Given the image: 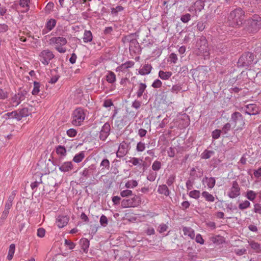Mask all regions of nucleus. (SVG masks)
Returning <instances> with one entry per match:
<instances>
[{
	"mask_svg": "<svg viewBox=\"0 0 261 261\" xmlns=\"http://www.w3.org/2000/svg\"><path fill=\"white\" fill-rule=\"evenodd\" d=\"M246 18L245 11L241 8L231 11L228 16L229 25L232 27H240Z\"/></svg>",
	"mask_w": 261,
	"mask_h": 261,
	"instance_id": "1",
	"label": "nucleus"
},
{
	"mask_svg": "<svg viewBox=\"0 0 261 261\" xmlns=\"http://www.w3.org/2000/svg\"><path fill=\"white\" fill-rule=\"evenodd\" d=\"M261 29V17L254 15L245 21L244 30L249 33L254 34Z\"/></svg>",
	"mask_w": 261,
	"mask_h": 261,
	"instance_id": "2",
	"label": "nucleus"
},
{
	"mask_svg": "<svg viewBox=\"0 0 261 261\" xmlns=\"http://www.w3.org/2000/svg\"><path fill=\"white\" fill-rule=\"evenodd\" d=\"M254 60L253 53L249 51L244 53L238 61L237 66L247 69L253 63Z\"/></svg>",
	"mask_w": 261,
	"mask_h": 261,
	"instance_id": "3",
	"label": "nucleus"
},
{
	"mask_svg": "<svg viewBox=\"0 0 261 261\" xmlns=\"http://www.w3.org/2000/svg\"><path fill=\"white\" fill-rule=\"evenodd\" d=\"M72 124L75 126H80L85 118V114L84 110L81 108L76 109L72 115Z\"/></svg>",
	"mask_w": 261,
	"mask_h": 261,
	"instance_id": "4",
	"label": "nucleus"
},
{
	"mask_svg": "<svg viewBox=\"0 0 261 261\" xmlns=\"http://www.w3.org/2000/svg\"><path fill=\"white\" fill-rule=\"evenodd\" d=\"M53 52L49 49L43 50L40 54V61L45 65L49 64V61L54 58Z\"/></svg>",
	"mask_w": 261,
	"mask_h": 261,
	"instance_id": "5",
	"label": "nucleus"
},
{
	"mask_svg": "<svg viewBox=\"0 0 261 261\" xmlns=\"http://www.w3.org/2000/svg\"><path fill=\"white\" fill-rule=\"evenodd\" d=\"M242 110L246 114L250 115H255L259 113V108L255 104H250L242 108Z\"/></svg>",
	"mask_w": 261,
	"mask_h": 261,
	"instance_id": "6",
	"label": "nucleus"
},
{
	"mask_svg": "<svg viewBox=\"0 0 261 261\" xmlns=\"http://www.w3.org/2000/svg\"><path fill=\"white\" fill-rule=\"evenodd\" d=\"M240 195V188L237 181H233L228 196L230 198H235Z\"/></svg>",
	"mask_w": 261,
	"mask_h": 261,
	"instance_id": "7",
	"label": "nucleus"
},
{
	"mask_svg": "<svg viewBox=\"0 0 261 261\" xmlns=\"http://www.w3.org/2000/svg\"><path fill=\"white\" fill-rule=\"evenodd\" d=\"M196 45L200 53H205L207 51V42L205 37L201 36L197 41Z\"/></svg>",
	"mask_w": 261,
	"mask_h": 261,
	"instance_id": "8",
	"label": "nucleus"
},
{
	"mask_svg": "<svg viewBox=\"0 0 261 261\" xmlns=\"http://www.w3.org/2000/svg\"><path fill=\"white\" fill-rule=\"evenodd\" d=\"M128 145L125 141L121 143L119 146L118 149L116 153L117 158H121L125 156L128 152Z\"/></svg>",
	"mask_w": 261,
	"mask_h": 261,
	"instance_id": "9",
	"label": "nucleus"
},
{
	"mask_svg": "<svg viewBox=\"0 0 261 261\" xmlns=\"http://www.w3.org/2000/svg\"><path fill=\"white\" fill-rule=\"evenodd\" d=\"M110 124L108 122L105 123L100 132V139L102 141L106 140L110 134Z\"/></svg>",
	"mask_w": 261,
	"mask_h": 261,
	"instance_id": "10",
	"label": "nucleus"
},
{
	"mask_svg": "<svg viewBox=\"0 0 261 261\" xmlns=\"http://www.w3.org/2000/svg\"><path fill=\"white\" fill-rule=\"evenodd\" d=\"M122 42L123 44H126L127 43H129L130 45L129 48L132 45H137L138 47H140L139 44L136 38H133V34H129L127 35L124 36L121 39Z\"/></svg>",
	"mask_w": 261,
	"mask_h": 261,
	"instance_id": "11",
	"label": "nucleus"
},
{
	"mask_svg": "<svg viewBox=\"0 0 261 261\" xmlns=\"http://www.w3.org/2000/svg\"><path fill=\"white\" fill-rule=\"evenodd\" d=\"M230 122L232 124H234V126L237 125L238 122H241L242 125L245 124L242 115L238 112H235L231 114Z\"/></svg>",
	"mask_w": 261,
	"mask_h": 261,
	"instance_id": "12",
	"label": "nucleus"
},
{
	"mask_svg": "<svg viewBox=\"0 0 261 261\" xmlns=\"http://www.w3.org/2000/svg\"><path fill=\"white\" fill-rule=\"evenodd\" d=\"M49 41L50 43L55 44L56 46H64L67 42L66 39L63 37H52Z\"/></svg>",
	"mask_w": 261,
	"mask_h": 261,
	"instance_id": "13",
	"label": "nucleus"
},
{
	"mask_svg": "<svg viewBox=\"0 0 261 261\" xmlns=\"http://www.w3.org/2000/svg\"><path fill=\"white\" fill-rule=\"evenodd\" d=\"M69 221V217L67 216H59L57 219V225L59 228L66 226Z\"/></svg>",
	"mask_w": 261,
	"mask_h": 261,
	"instance_id": "14",
	"label": "nucleus"
},
{
	"mask_svg": "<svg viewBox=\"0 0 261 261\" xmlns=\"http://www.w3.org/2000/svg\"><path fill=\"white\" fill-rule=\"evenodd\" d=\"M73 168L71 162H66L59 167V170L62 172H66L71 171Z\"/></svg>",
	"mask_w": 261,
	"mask_h": 261,
	"instance_id": "15",
	"label": "nucleus"
},
{
	"mask_svg": "<svg viewBox=\"0 0 261 261\" xmlns=\"http://www.w3.org/2000/svg\"><path fill=\"white\" fill-rule=\"evenodd\" d=\"M202 182H205L208 188L212 189L215 185L216 180L214 177L205 176L202 179Z\"/></svg>",
	"mask_w": 261,
	"mask_h": 261,
	"instance_id": "16",
	"label": "nucleus"
},
{
	"mask_svg": "<svg viewBox=\"0 0 261 261\" xmlns=\"http://www.w3.org/2000/svg\"><path fill=\"white\" fill-rule=\"evenodd\" d=\"M152 69V66L150 64H147L143 66V67L139 70V73L141 75H146L150 73Z\"/></svg>",
	"mask_w": 261,
	"mask_h": 261,
	"instance_id": "17",
	"label": "nucleus"
},
{
	"mask_svg": "<svg viewBox=\"0 0 261 261\" xmlns=\"http://www.w3.org/2000/svg\"><path fill=\"white\" fill-rule=\"evenodd\" d=\"M30 112L27 108H23L20 109L19 113H17V120H21L23 117H26L29 116Z\"/></svg>",
	"mask_w": 261,
	"mask_h": 261,
	"instance_id": "18",
	"label": "nucleus"
},
{
	"mask_svg": "<svg viewBox=\"0 0 261 261\" xmlns=\"http://www.w3.org/2000/svg\"><path fill=\"white\" fill-rule=\"evenodd\" d=\"M28 92L27 91L20 89L19 92L17 93V99L19 101H17V106L22 101H24L27 98Z\"/></svg>",
	"mask_w": 261,
	"mask_h": 261,
	"instance_id": "19",
	"label": "nucleus"
},
{
	"mask_svg": "<svg viewBox=\"0 0 261 261\" xmlns=\"http://www.w3.org/2000/svg\"><path fill=\"white\" fill-rule=\"evenodd\" d=\"M193 7L195 9L196 11L200 12L202 10L204 7V2L202 0L197 1L194 4Z\"/></svg>",
	"mask_w": 261,
	"mask_h": 261,
	"instance_id": "20",
	"label": "nucleus"
},
{
	"mask_svg": "<svg viewBox=\"0 0 261 261\" xmlns=\"http://www.w3.org/2000/svg\"><path fill=\"white\" fill-rule=\"evenodd\" d=\"M172 75V73L170 71H164L160 70L159 72V76L162 80H168Z\"/></svg>",
	"mask_w": 261,
	"mask_h": 261,
	"instance_id": "21",
	"label": "nucleus"
},
{
	"mask_svg": "<svg viewBox=\"0 0 261 261\" xmlns=\"http://www.w3.org/2000/svg\"><path fill=\"white\" fill-rule=\"evenodd\" d=\"M94 169L95 166L94 165H92L90 166L88 168H85L82 172V175L84 177L88 178L90 176V175Z\"/></svg>",
	"mask_w": 261,
	"mask_h": 261,
	"instance_id": "22",
	"label": "nucleus"
},
{
	"mask_svg": "<svg viewBox=\"0 0 261 261\" xmlns=\"http://www.w3.org/2000/svg\"><path fill=\"white\" fill-rule=\"evenodd\" d=\"M158 191L159 193L164 194L165 196H168L170 194L169 190L166 185L159 186Z\"/></svg>",
	"mask_w": 261,
	"mask_h": 261,
	"instance_id": "23",
	"label": "nucleus"
},
{
	"mask_svg": "<svg viewBox=\"0 0 261 261\" xmlns=\"http://www.w3.org/2000/svg\"><path fill=\"white\" fill-rule=\"evenodd\" d=\"M56 20L51 18L47 21L45 24V28L48 31H50L56 26Z\"/></svg>",
	"mask_w": 261,
	"mask_h": 261,
	"instance_id": "24",
	"label": "nucleus"
},
{
	"mask_svg": "<svg viewBox=\"0 0 261 261\" xmlns=\"http://www.w3.org/2000/svg\"><path fill=\"white\" fill-rule=\"evenodd\" d=\"M121 206L124 208L135 207V204H133L130 198L124 199L121 201Z\"/></svg>",
	"mask_w": 261,
	"mask_h": 261,
	"instance_id": "25",
	"label": "nucleus"
},
{
	"mask_svg": "<svg viewBox=\"0 0 261 261\" xmlns=\"http://www.w3.org/2000/svg\"><path fill=\"white\" fill-rule=\"evenodd\" d=\"M93 36L90 31L85 30L84 34L83 40L84 42H89L92 40Z\"/></svg>",
	"mask_w": 261,
	"mask_h": 261,
	"instance_id": "26",
	"label": "nucleus"
},
{
	"mask_svg": "<svg viewBox=\"0 0 261 261\" xmlns=\"http://www.w3.org/2000/svg\"><path fill=\"white\" fill-rule=\"evenodd\" d=\"M257 193L252 190H248L245 194V197L249 200L253 201L256 197Z\"/></svg>",
	"mask_w": 261,
	"mask_h": 261,
	"instance_id": "27",
	"label": "nucleus"
},
{
	"mask_svg": "<svg viewBox=\"0 0 261 261\" xmlns=\"http://www.w3.org/2000/svg\"><path fill=\"white\" fill-rule=\"evenodd\" d=\"M182 231L184 232V235L188 236L192 239L194 237V231L191 228L184 227L182 228Z\"/></svg>",
	"mask_w": 261,
	"mask_h": 261,
	"instance_id": "28",
	"label": "nucleus"
},
{
	"mask_svg": "<svg viewBox=\"0 0 261 261\" xmlns=\"http://www.w3.org/2000/svg\"><path fill=\"white\" fill-rule=\"evenodd\" d=\"M146 85L144 83H140L139 85V88L137 92V95L138 97H141L143 95V93L146 90Z\"/></svg>",
	"mask_w": 261,
	"mask_h": 261,
	"instance_id": "29",
	"label": "nucleus"
},
{
	"mask_svg": "<svg viewBox=\"0 0 261 261\" xmlns=\"http://www.w3.org/2000/svg\"><path fill=\"white\" fill-rule=\"evenodd\" d=\"M85 156V152L81 151L80 153L75 154L73 159V161L75 163H79L84 159Z\"/></svg>",
	"mask_w": 261,
	"mask_h": 261,
	"instance_id": "30",
	"label": "nucleus"
},
{
	"mask_svg": "<svg viewBox=\"0 0 261 261\" xmlns=\"http://www.w3.org/2000/svg\"><path fill=\"white\" fill-rule=\"evenodd\" d=\"M56 153L62 156H65L66 155L67 151L64 146L59 145L56 147Z\"/></svg>",
	"mask_w": 261,
	"mask_h": 261,
	"instance_id": "31",
	"label": "nucleus"
},
{
	"mask_svg": "<svg viewBox=\"0 0 261 261\" xmlns=\"http://www.w3.org/2000/svg\"><path fill=\"white\" fill-rule=\"evenodd\" d=\"M202 196L208 202H214L215 201V197L213 195L206 191H203L202 193Z\"/></svg>",
	"mask_w": 261,
	"mask_h": 261,
	"instance_id": "32",
	"label": "nucleus"
},
{
	"mask_svg": "<svg viewBox=\"0 0 261 261\" xmlns=\"http://www.w3.org/2000/svg\"><path fill=\"white\" fill-rule=\"evenodd\" d=\"M106 79L109 83L113 84L116 81V75L113 72L109 71L106 76Z\"/></svg>",
	"mask_w": 261,
	"mask_h": 261,
	"instance_id": "33",
	"label": "nucleus"
},
{
	"mask_svg": "<svg viewBox=\"0 0 261 261\" xmlns=\"http://www.w3.org/2000/svg\"><path fill=\"white\" fill-rule=\"evenodd\" d=\"M15 245L14 244H12L9 247L8 254L7 256V258L9 260H11L13 257V255L15 253Z\"/></svg>",
	"mask_w": 261,
	"mask_h": 261,
	"instance_id": "34",
	"label": "nucleus"
},
{
	"mask_svg": "<svg viewBox=\"0 0 261 261\" xmlns=\"http://www.w3.org/2000/svg\"><path fill=\"white\" fill-rule=\"evenodd\" d=\"M30 0H20L19 5L25 9L23 12H27L29 9V3Z\"/></svg>",
	"mask_w": 261,
	"mask_h": 261,
	"instance_id": "35",
	"label": "nucleus"
},
{
	"mask_svg": "<svg viewBox=\"0 0 261 261\" xmlns=\"http://www.w3.org/2000/svg\"><path fill=\"white\" fill-rule=\"evenodd\" d=\"M214 154V151L213 150H205L201 154V158L204 159H208Z\"/></svg>",
	"mask_w": 261,
	"mask_h": 261,
	"instance_id": "36",
	"label": "nucleus"
},
{
	"mask_svg": "<svg viewBox=\"0 0 261 261\" xmlns=\"http://www.w3.org/2000/svg\"><path fill=\"white\" fill-rule=\"evenodd\" d=\"M40 84L37 82H34V88L32 91V93L34 95H37L40 91Z\"/></svg>",
	"mask_w": 261,
	"mask_h": 261,
	"instance_id": "37",
	"label": "nucleus"
},
{
	"mask_svg": "<svg viewBox=\"0 0 261 261\" xmlns=\"http://www.w3.org/2000/svg\"><path fill=\"white\" fill-rule=\"evenodd\" d=\"M249 243L250 246L252 249L255 250L256 251L260 250V245L258 243L255 242L254 241H251L249 242Z\"/></svg>",
	"mask_w": 261,
	"mask_h": 261,
	"instance_id": "38",
	"label": "nucleus"
},
{
	"mask_svg": "<svg viewBox=\"0 0 261 261\" xmlns=\"http://www.w3.org/2000/svg\"><path fill=\"white\" fill-rule=\"evenodd\" d=\"M81 243L82 249L84 251H86L89 247V241L87 239H85L81 240Z\"/></svg>",
	"mask_w": 261,
	"mask_h": 261,
	"instance_id": "39",
	"label": "nucleus"
},
{
	"mask_svg": "<svg viewBox=\"0 0 261 261\" xmlns=\"http://www.w3.org/2000/svg\"><path fill=\"white\" fill-rule=\"evenodd\" d=\"M162 166V164L161 162L159 161H155L152 165V169L154 171H159Z\"/></svg>",
	"mask_w": 261,
	"mask_h": 261,
	"instance_id": "40",
	"label": "nucleus"
},
{
	"mask_svg": "<svg viewBox=\"0 0 261 261\" xmlns=\"http://www.w3.org/2000/svg\"><path fill=\"white\" fill-rule=\"evenodd\" d=\"M200 192L198 190H193L191 191L189 193V196L190 197L195 198V199H198L200 197Z\"/></svg>",
	"mask_w": 261,
	"mask_h": 261,
	"instance_id": "41",
	"label": "nucleus"
},
{
	"mask_svg": "<svg viewBox=\"0 0 261 261\" xmlns=\"http://www.w3.org/2000/svg\"><path fill=\"white\" fill-rule=\"evenodd\" d=\"M138 185V182L136 180H129L125 184V187L127 188H133Z\"/></svg>",
	"mask_w": 261,
	"mask_h": 261,
	"instance_id": "42",
	"label": "nucleus"
},
{
	"mask_svg": "<svg viewBox=\"0 0 261 261\" xmlns=\"http://www.w3.org/2000/svg\"><path fill=\"white\" fill-rule=\"evenodd\" d=\"M100 167H102V169H103L105 168L109 169L110 168V162L107 159H103L100 163Z\"/></svg>",
	"mask_w": 261,
	"mask_h": 261,
	"instance_id": "43",
	"label": "nucleus"
},
{
	"mask_svg": "<svg viewBox=\"0 0 261 261\" xmlns=\"http://www.w3.org/2000/svg\"><path fill=\"white\" fill-rule=\"evenodd\" d=\"M145 143L140 141L137 143L136 150L138 152H142L145 149Z\"/></svg>",
	"mask_w": 261,
	"mask_h": 261,
	"instance_id": "44",
	"label": "nucleus"
},
{
	"mask_svg": "<svg viewBox=\"0 0 261 261\" xmlns=\"http://www.w3.org/2000/svg\"><path fill=\"white\" fill-rule=\"evenodd\" d=\"M250 205V203L249 201L247 200H245L242 203H241L239 205V208L241 210H245L248 207H249Z\"/></svg>",
	"mask_w": 261,
	"mask_h": 261,
	"instance_id": "45",
	"label": "nucleus"
},
{
	"mask_svg": "<svg viewBox=\"0 0 261 261\" xmlns=\"http://www.w3.org/2000/svg\"><path fill=\"white\" fill-rule=\"evenodd\" d=\"M222 133V130L220 129H216L213 131L212 133V136L213 139H218L221 135V133Z\"/></svg>",
	"mask_w": 261,
	"mask_h": 261,
	"instance_id": "46",
	"label": "nucleus"
},
{
	"mask_svg": "<svg viewBox=\"0 0 261 261\" xmlns=\"http://www.w3.org/2000/svg\"><path fill=\"white\" fill-rule=\"evenodd\" d=\"M133 197L130 199H131L133 204H135V206H136L140 203L141 199L140 198L136 195L133 194Z\"/></svg>",
	"mask_w": 261,
	"mask_h": 261,
	"instance_id": "47",
	"label": "nucleus"
},
{
	"mask_svg": "<svg viewBox=\"0 0 261 261\" xmlns=\"http://www.w3.org/2000/svg\"><path fill=\"white\" fill-rule=\"evenodd\" d=\"M120 195L123 197H129L130 196H133V193L130 190H125L121 192Z\"/></svg>",
	"mask_w": 261,
	"mask_h": 261,
	"instance_id": "48",
	"label": "nucleus"
},
{
	"mask_svg": "<svg viewBox=\"0 0 261 261\" xmlns=\"http://www.w3.org/2000/svg\"><path fill=\"white\" fill-rule=\"evenodd\" d=\"M111 10L113 14L117 15L119 12L122 11L124 10V8L121 6H117L116 8H112Z\"/></svg>",
	"mask_w": 261,
	"mask_h": 261,
	"instance_id": "49",
	"label": "nucleus"
},
{
	"mask_svg": "<svg viewBox=\"0 0 261 261\" xmlns=\"http://www.w3.org/2000/svg\"><path fill=\"white\" fill-rule=\"evenodd\" d=\"M168 228V227L166 224H161L159 226L157 230L160 233H161L167 231Z\"/></svg>",
	"mask_w": 261,
	"mask_h": 261,
	"instance_id": "50",
	"label": "nucleus"
},
{
	"mask_svg": "<svg viewBox=\"0 0 261 261\" xmlns=\"http://www.w3.org/2000/svg\"><path fill=\"white\" fill-rule=\"evenodd\" d=\"M100 223L103 226H106L108 225V221L107 217L102 215L100 218Z\"/></svg>",
	"mask_w": 261,
	"mask_h": 261,
	"instance_id": "51",
	"label": "nucleus"
},
{
	"mask_svg": "<svg viewBox=\"0 0 261 261\" xmlns=\"http://www.w3.org/2000/svg\"><path fill=\"white\" fill-rule=\"evenodd\" d=\"M77 134V131L74 128H70L67 130V135L69 137H74Z\"/></svg>",
	"mask_w": 261,
	"mask_h": 261,
	"instance_id": "52",
	"label": "nucleus"
},
{
	"mask_svg": "<svg viewBox=\"0 0 261 261\" xmlns=\"http://www.w3.org/2000/svg\"><path fill=\"white\" fill-rule=\"evenodd\" d=\"M175 175L174 174L170 175L167 180V184L168 186H171L175 181Z\"/></svg>",
	"mask_w": 261,
	"mask_h": 261,
	"instance_id": "53",
	"label": "nucleus"
},
{
	"mask_svg": "<svg viewBox=\"0 0 261 261\" xmlns=\"http://www.w3.org/2000/svg\"><path fill=\"white\" fill-rule=\"evenodd\" d=\"M191 19V15L187 13L181 16L180 20L184 23L188 22Z\"/></svg>",
	"mask_w": 261,
	"mask_h": 261,
	"instance_id": "54",
	"label": "nucleus"
},
{
	"mask_svg": "<svg viewBox=\"0 0 261 261\" xmlns=\"http://www.w3.org/2000/svg\"><path fill=\"white\" fill-rule=\"evenodd\" d=\"M181 89V87L180 85L177 84L173 85L171 89V91L173 93H177Z\"/></svg>",
	"mask_w": 261,
	"mask_h": 261,
	"instance_id": "55",
	"label": "nucleus"
},
{
	"mask_svg": "<svg viewBox=\"0 0 261 261\" xmlns=\"http://www.w3.org/2000/svg\"><path fill=\"white\" fill-rule=\"evenodd\" d=\"M162 82L160 80L156 79L152 83V87H153L154 88H160L162 86Z\"/></svg>",
	"mask_w": 261,
	"mask_h": 261,
	"instance_id": "56",
	"label": "nucleus"
},
{
	"mask_svg": "<svg viewBox=\"0 0 261 261\" xmlns=\"http://www.w3.org/2000/svg\"><path fill=\"white\" fill-rule=\"evenodd\" d=\"M231 128V124L229 123H226L222 129V132L223 133L226 134L227 133L228 131Z\"/></svg>",
	"mask_w": 261,
	"mask_h": 261,
	"instance_id": "57",
	"label": "nucleus"
},
{
	"mask_svg": "<svg viewBox=\"0 0 261 261\" xmlns=\"http://www.w3.org/2000/svg\"><path fill=\"white\" fill-rule=\"evenodd\" d=\"M65 244L69 247V249H73L75 247V244L69 240H65Z\"/></svg>",
	"mask_w": 261,
	"mask_h": 261,
	"instance_id": "58",
	"label": "nucleus"
},
{
	"mask_svg": "<svg viewBox=\"0 0 261 261\" xmlns=\"http://www.w3.org/2000/svg\"><path fill=\"white\" fill-rule=\"evenodd\" d=\"M129 162L132 163L134 165L136 166L138 164L141 165L140 162H142V160L139 158H133Z\"/></svg>",
	"mask_w": 261,
	"mask_h": 261,
	"instance_id": "59",
	"label": "nucleus"
},
{
	"mask_svg": "<svg viewBox=\"0 0 261 261\" xmlns=\"http://www.w3.org/2000/svg\"><path fill=\"white\" fill-rule=\"evenodd\" d=\"M142 102L139 100H135L132 103V107L135 109H139L141 106Z\"/></svg>",
	"mask_w": 261,
	"mask_h": 261,
	"instance_id": "60",
	"label": "nucleus"
},
{
	"mask_svg": "<svg viewBox=\"0 0 261 261\" xmlns=\"http://www.w3.org/2000/svg\"><path fill=\"white\" fill-rule=\"evenodd\" d=\"M45 230L43 228H39L37 230V236L40 238L44 237Z\"/></svg>",
	"mask_w": 261,
	"mask_h": 261,
	"instance_id": "61",
	"label": "nucleus"
},
{
	"mask_svg": "<svg viewBox=\"0 0 261 261\" xmlns=\"http://www.w3.org/2000/svg\"><path fill=\"white\" fill-rule=\"evenodd\" d=\"M254 206V212L256 213L261 214V204L256 203Z\"/></svg>",
	"mask_w": 261,
	"mask_h": 261,
	"instance_id": "62",
	"label": "nucleus"
},
{
	"mask_svg": "<svg viewBox=\"0 0 261 261\" xmlns=\"http://www.w3.org/2000/svg\"><path fill=\"white\" fill-rule=\"evenodd\" d=\"M204 23L202 21H199L197 23V28L199 31H202L205 29Z\"/></svg>",
	"mask_w": 261,
	"mask_h": 261,
	"instance_id": "63",
	"label": "nucleus"
},
{
	"mask_svg": "<svg viewBox=\"0 0 261 261\" xmlns=\"http://www.w3.org/2000/svg\"><path fill=\"white\" fill-rule=\"evenodd\" d=\"M195 241L197 243H199L200 244H203L204 243V240L202 238L200 234H198L196 236Z\"/></svg>",
	"mask_w": 261,
	"mask_h": 261,
	"instance_id": "64",
	"label": "nucleus"
}]
</instances>
